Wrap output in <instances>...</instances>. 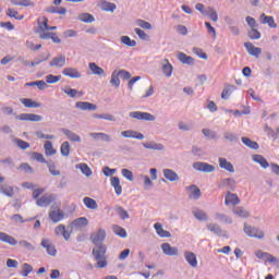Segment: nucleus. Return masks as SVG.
Here are the masks:
<instances>
[{
  "instance_id": "obj_1",
  "label": "nucleus",
  "mask_w": 279,
  "mask_h": 279,
  "mask_svg": "<svg viewBox=\"0 0 279 279\" xmlns=\"http://www.w3.org/2000/svg\"><path fill=\"white\" fill-rule=\"evenodd\" d=\"M108 252V247L105 244L95 245L92 250V255L96 260L95 268H106L108 267V259L106 258V253Z\"/></svg>"
},
{
  "instance_id": "obj_2",
  "label": "nucleus",
  "mask_w": 279,
  "mask_h": 279,
  "mask_svg": "<svg viewBox=\"0 0 279 279\" xmlns=\"http://www.w3.org/2000/svg\"><path fill=\"white\" fill-rule=\"evenodd\" d=\"M0 241L3 243H7L9 245L15 246L17 244H20L22 247L28 250V251H34L35 247L33 246V244L31 242H27L26 240H22V241H16L15 238H13L12 235L4 233V232H0Z\"/></svg>"
},
{
  "instance_id": "obj_3",
  "label": "nucleus",
  "mask_w": 279,
  "mask_h": 279,
  "mask_svg": "<svg viewBox=\"0 0 279 279\" xmlns=\"http://www.w3.org/2000/svg\"><path fill=\"white\" fill-rule=\"evenodd\" d=\"M129 117L131 119H136L138 121H147V122H155L156 117L150 114L149 112H143V111H133L129 113Z\"/></svg>"
},
{
  "instance_id": "obj_4",
  "label": "nucleus",
  "mask_w": 279,
  "mask_h": 279,
  "mask_svg": "<svg viewBox=\"0 0 279 279\" xmlns=\"http://www.w3.org/2000/svg\"><path fill=\"white\" fill-rule=\"evenodd\" d=\"M106 240V230L99 229L97 232L90 233L89 241L95 246L104 245V241Z\"/></svg>"
},
{
  "instance_id": "obj_5",
  "label": "nucleus",
  "mask_w": 279,
  "mask_h": 279,
  "mask_svg": "<svg viewBox=\"0 0 279 279\" xmlns=\"http://www.w3.org/2000/svg\"><path fill=\"white\" fill-rule=\"evenodd\" d=\"M243 232H245L247 236L258 240H262L265 236V233L260 229L247 225L243 228Z\"/></svg>"
},
{
  "instance_id": "obj_6",
  "label": "nucleus",
  "mask_w": 279,
  "mask_h": 279,
  "mask_svg": "<svg viewBox=\"0 0 279 279\" xmlns=\"http://www.w3.org/2000/svg\"><path fill=\"white\" fill-rule=\"evenodd\" d=\"M192 168L202 173H213L214 171H216V167L202 161L194 162V165H192Z\"/></svg>"
},
{
  "instance_id": "obj_7",
  "label": "nucleus",
  "mask_w": 279,
  "mask_h": 279,
  "mask_svg": "<svg viewBox=\"0 0 279 279\" xmlns=\"http://www.w3.org/2000/svg\"><path fill=\"white\" fill-rule=\"evenodd\" d=\"M15 119L17 121L39 123V122L43 121V116H37V114H34V113H22L20 116H15Z\"/></svg>"
},
{
  "instance_id": "obj_8",
  "label": "nucleus",
  "mask_w": 279,
  "mask_h": 279,
  "mask_svg": "<svg viewBox=\"0 0 279 279\" xmlns=\"http://www.w3.org/2000/svg\"><path fill=\"white\" fill-rule=\"evenodd\" d=\"M243 46H245L247 53L255 59H258L263 52L260 47L253 46L251 41H246Z\"/></svg>"
},
{
  "instance_id": "obj_9",
  "label": "nucleus",
  "mask_w": 279,
  "mask_h": 279,
  "mask_svg": "<svg viewBox=\"0 0 279 279\" xmlns=\"http://www.w3.org/2000/svg\"><path fill=\"white\" fill-rule=\"evenodd\" d=\"M235 180L233 178L222 179L218 185L219 189L229 190L227 192L235 191Z\"/></svg>"
},
{
  "instance_id": "obj_10",
  "label": "nucleus",
  "mask_w": 279,
  "mask_h": 279,
  "mask_svg": "<svg viewBox=\"0 0 279 279\" xmlns=\"http://www.w3.org/2000/svg\"><path fill=\"white\" fill-rule=\"evenodd\" d=\"M56 199V196L53 194H45L44 196H40L37 199V206L38 207H48L50 204H52Z\"/></svg>"
},
{
  "instance_id": "obj_11",
  "label": "nucleus",
  "mask_w": 279,
  "mask_h": 279,
  "mask_svg": "<svg viewBox=\"0 0 279 279\" xmlns=\"http://www.w3.org/2000/svg\"><path fill=\"white\" fill-rule=\"evenodd\" d=\"M161 250L165 255L168 256H177L179 254V250L177 246H172L168 242L161 244Z\"/></svg>"
},
{
  "instance_id": "obj_12",
  "label": "nucleus",
  "mask_w": 279,
  "mask_h": 279,
  "mask_svg": "<svg viewBox=\"0 0 279 279\" xmlns=\"http://www.w3.org/2000/svg\"><path fill=\"white\" fill-rule=\"evenodd\" d=\"M185 191L189 193L190 199H199L202 196L199 187L196 186L195 184L185 187Z\"/></svg>"
},
{
  "instance_id": "obj_13",
  "label": "nucleus",
  "mask_w": 279,
  "mask_h": 279,
  "mask_svg": "<svg viewBox=\"0 0 279 279\" xmlns=\"http://www.w3.org/2000/svg\"><path fill=\"white\" fill-rule=\"evenodd\" d=\"M120 136H123L124 138H135L138 141H143L145 138L143 133H140L134 130L123 131L122 133H120Z\"/></svg>"
},
{
  "instance_id": "obj_14",
  "label": "nucleus",
  "mask_w": 279,
  "mask_h": 279,
  "mask_svg": "<svg viewBox=\"0 0 279 279\" xmlns=\"http://www.w3.org/2000/svg\"><path fill=\"white\" fill-rule=\"evenodd\" d=\"M184 258L187 264H190L191 267L197 268L198 267V259L196 258V255L194 252L191 251H184Z\"/></svg>"
},
{
  "instance_id": "obj_15",
  "label": "nucleus",
  "mask_w": 279,
  "mask_h": 279,
  "mask_svg": "<svg viewBox=\"0 0 279 279\" xmlns=\"http://www.w3.org/2000/svg\"><path fill=\"white\" fill-rule=\"evenodd\" d=\"M75 108L82 111H95L98 109L97 105H94L89 101H77Z\"/></svg>"
},
{
  "instance_id": "obj_16",
  "label": "nucleus",
  "mask_w": 279,
  "mask_h": 279,
  "mask_svg": "<svg viewBox=\"0 0 279 279\" xmlns=\"http://www.w3.org/2000/svg\"><path fill=\"white\" fill-rule=\"evenodd\" d=\"M225 204H226V206H229V205H232V206L239 205V204H240V198H239V196H236L235 193L227 192V193H226V198H225Z\"/></svg>"
},
{
  "instance_id": "obj_17",
  "label": "nucleus",
  "mask_w": 279,
  "mask_h": 279,
  "mask_svg": "<svg viewBox=\"0 0 279 279\" xmlns=\"http://www.w3.org/2000/svg\"><path fill=\"white\" fill-rule=\"evenodd\" d=\"M206 228L209 232L214 233L216 236H226V232L217 223H208Z\"/></svg>"
},
{
  "instance_id": "obj_18",
  "label": "nucleus",
  "mask_w": 279,
  "mask_h": 279,
  "mask_svg": "<svg viewBox=\"0 0 279 279\" xmlns=\"http://www.w3.org/2000/svg\"><path fill=\"white\" fill-rule=\"evenodd\" d=\"M218 163H219V167L225 169L227 172H229V173H234L235 172L232 162L228 161L227 158L220 157L218 159Z\"/></svg>"
},
{
  "instance_id": "obj_19",
  "label": "nucleus",
  "mask_w": 279,
  "mask_h": 279,
  "mask_svg": "<svg viewBox=\"0 0 279 279\" xmlns=\"http://www.w3.org/2000/svg\"><path fill=\"white\" fill-rule=\"evenodd\" d=\"M49 219L51 222L58 223L64 219V213L63 210H50L49 213Z\"/></svg>"
},
{
  "instance_id": "obj_20",
  "label": "nucleus",
  "mask_w": 279,
  "mask_h": 279,
  "mask_svg": "<svg viewBox=\"0 0 279 279\" xmlns=\"http://www.w3.org/2000/svg\"><path fill=\"white\" fill-rule=\"evenodd\" d=\"M62 74L66 77L71 78H80L82 77V74L78 70L73 69V68H65L62 70Z\"/></svg>"
},
{
  "instance_id": "obj_21",
  "label": "nucleus",
  "mask_w": 279,
  "mask_h": 279,
  "mask_svg": "<svg viewBox=\"0 0 279 279\" xmlns=\"http://www.w3.org/2000/svg\"><path fill=\"white\" fill-rule=\"evenodd\" d=\"M20 101L27 109H37L41 107L40 102L34 101L31 98H21Z\"/></svg>"
},
{
  "instance_id": "obj_22",
  "label": "nucleus",
  "mask_w": 279,
  "mask_h": 279,
  "mask_svg": "<svg viewBox=\"0 0 279 279\" xmlns=\"http://www.w3.org/2000/svg\"><path fill=\"white\" fill-rule=\"evenodd\" d=\"M40 246L46 248V252H48L50 256H56V254H58V251H56V247L50 244L48 239H44L43 242H40Z\"/></svg>"
},
{
  "instance_id": "obj_23",
  "label": "nucleus",
  "mask_w": 279,
  "mask_h": 279,
  "mask_svg": "<svg viewBox=\"0 0 279 279\" xmlns=\"http://www.w3.org/2000/svg\"><path fill=\"white\" fill-rule=\"evenodd\" d=\"M63 135L68 137L69 141L74 142V143H81L82 138L80 135L76 133L70 131L69 129H62Z\"/></svg>"
},
{
  "instance_id": "obj_24",
  "label": "nucleus",
  "mask_w": 279,
  "mask_h": 279,
  "mask_svg": "<svg viewBox=\"0 0 279 279\" xmlns=\"http://www.w3.org/2000/svg\"><path fill=\"white\" fill-rule=\"evenodd\" d=\"M178 59L181 63L186 64V65H194L195 60L193 57L185 54L184 52H179L178 53Z\"/></svg>"
},
{
  "instance_id": "obj_25",
  "label": "nucleus",
  "mask_w": 279,
  "mask_h": 279,
  "mask_svg": "<svg viewBox=\"0 0 279 279\" xmlns=\"http://www.w3.org/2000/svg\"><path fill=\"white\" fill-rule=\"evenodd\" d=\"M89 136L95 141H102L110 143L112 141L111 136L107 133H89Z\"/></svg>"
},
{
  "instance_id": "obj_26",
  "label": "nucleus",
  "mask_w": 279,
  "mask_h": 279,
  "mask_svg": "<svg viewBox=\"0 0 279 279\" xmlns=\"http://www.w3.org/2000/svg\"><path fill=\"white\" fill-rule=\"evenodd\" d=\"M51 68H63L65 65V56H59L52 58L51 62L49 63Z\"/></svg>"
},
{
  "instance_id": "obj_27",
  "label": "nucleus",
  "mask_w": 279,
  "mask_h": 279,
  "mask_svg": "<svg viewBox=\"0 0 279 279\" xmlns=\"http://www.w3.org/2000/svg\"><path fill=\"white\" fill-rule=\"evenodd\" d=\"M163 178L167 179L169 182H178L179 175L175 171L170 169H163Z\"/></svg>"
},
{
  "instance_id": "obj_28",
  "label": "nucleus",
  "mask_w": 279,
  "mask_h": 279,
  "mask_svg": "<svg viewBox=\"0 0 279 279\" xmlns=\"http://www.w3.org/2000/svg\"><path fill=\"white\" fill-rule=\"evenodd\" d=\"M142 146H144L145 149H153V150H163L165 145L161 143L156 142H145L142 143Z\"/></svg>"
},
{
  "instance_id": "obj_29",
  "label": "nucleus",
  "mask_w": 279,
  "mask_h": 279,
  "mask_svg": "<svg viewBox=\"0 0 279 279\" xmlns=\"http://www.w3.org/2000/svg\"><path fill=\"white\" fill-rule=\"evenodd\" d=\"M111 182V186L113 187V190L116 191V194L119 196L122 194V186L120 184V178L119 177H112L110 179Z\"/></svg>"
},
{
  "instance_id": "obj_30",
  "label": "nucleus",
  "mask_w": 279,
  "mask_h": 279,
  "mask_svg": "<svg viewBox=\"0 0 279 279\" xmlns=\"http://www.w3.org/2000/svg\"><path fill=\"white\" fill-rule=\"evenodd\" d=\"M215 220L219 222H223L226 225H232L233 219L230 218L228 215L221 214V213H216L215 214Z\"/></svg>"
},
{
  "instance_id": "obj_31",
  "label": "nucleus",
  "mask_w": 279,
  "mask_h": 279,
  "mask_svg": "<svg viewBox=\"0 0 279 279\" xmlns=\"http://www.w3.org/2000/svg\"><path fill=\"white\" fill-rule=\"evenodd\" d=\"M100 9L105 12L114 13V11L117 10V5L109 1H101Z\"/></svg>"
},
{
  "instance_id": "obj_32",
  "label": "nucleus",
  "mask_w": 279,
  "mask_h": 279,
  "mask_svg": "<svg viewBox=\"0 0 279 279\" xmlns=\"http://www.w3.org/2000/svg\"><path fill=\"white\" fill-rule=\"evenodd\" d=\"M252 159H253V161L255 163H259V166H262V168H264V169L269 168V162L267 161V159L264 156H262V155H254L252 157Z\"/></svg>"
},
{
  "instance_id": "obj_33",
  "label": "nucleus",
  "mask_w": 279,
  "mask_h": 279,
  "mask_svg": "<svg viewBox=\"0 0 279 279\" xmlns=\"http://www.w3.org/2000/svg\"><path fill=\"white\" fill-rule=\"evenodd\" d=\"M83 204L85 205V207H87L90 210H95L98 208V203L97 201L93 199L92 197L85 196L83 198Z\"/></svg>"
},
{
  "instance_id": "obj_34",
  "label": "nucleus",
  "mask_w": 279,
  "mask_h": 279,
  "mask_svg": "<svg viewBox=\"0 0 279 279\" xmlns=\"http://www.w3.org/2000/svg\"><path fill=\"white\" fill-rule=\"evenodd\" d=\"M172 72H173V66L171 65V63H169L168 59H165L163 63H162V73H163V75L167 76V77H171Z\"/></svg>"
},
{
  "instance_id": "obj_35",
  "label": "nucleus",
  "mask_w": 279,
  "mask_h": 279,
  "mask_svg": "<svg viewBox=\"0 0 279 279\" xmlns=\"http://www.w3.org/2000/svg\"><path fill=\"white\" fill-rule=\"evenodd\" d=\"M232 213L240 218H250V211H247L243 206L235 207Z\"/></svg>"
},
{
  "instance_id": "obj_36",
  "label": "nucleus",
  "mask_w": 279,
  "mask_h": 279,
  "mask_svg": "<svg viewBox=\"0 0 279 279\" xmlns=\"http://www.w3.org/2000/svg\"><path fill=\"white\" fill-rule=\"evenodd\" d=\"M241 141L250 149H258L260 147L257 142L252 141L250 137H241Z\"/></svg>"
},
{
  "instance_id": "obj_37",
  "label": "nucleus",
  "mask_w": 279,
  "mask_h": 279,
  "mask_svg": "<svg viewBox=\"0 0 279 279\" xmlns=\"http://www.w3.org/2000/svg\"><path fill=\"white\" fill-rule=\"evenodd\" d=\"M192 214H194V217L196 218V220L201 221V222H206L208 221V216L205 213V210H192Z\"/></svg>"
},
{
  "instance_id": "obj_38",
  "label": "nucleus",
  "mask_w": 279,
  "mask_h": 279,
  "mask_svg": "<svg viewBox=\"0 0 279 279\" xmlns=\"http://www.w3.org/2000/svg\"><path fill=\"white\" fill-rule=\"evenodd\" d=\"M72 226H73V228H86L88 226V219L85 217L74 219L72 221Z\"/></svg>"
},
{
  "instance_id": "obj_39",
  "label": "nucleus",
  "mask_w": 279,
  "mask_h": 279,
  "mask_svg": "<svg viewBox=\"0 0 279 279\" xmlns=\"http://www.w3.org/2000/svg\"><path fill=\"white\" fill-rule=\"evenodd\" d=\"M262 24H268L270 28H276L278 25L275 23V20L272 16L262 14Z\"/></svg>"
},
{
  "instance_id": "obj_40",
  "label": "nucleus",
  "mask_w": 279,
  "mask_h": 279,
  "mask_svg": "<svg viewBox=\"0 0 279 279\" xmlns=\"http://www.w3.org/2000/svg\"><path fill=\"white\" fill-rule=\"evenodd\" d=\"M112 231L117 236L125 239L128 236L126 230L118 225L112 226Z\"/></svg>"
},
{
  "instance_id": "obj_41",
  "label": "nucleus",
  "mask_w": 279,
  "mask_h": 279,
  "mask_svg": "<svg viewBox=\"0 0 279 279\" xmlns=\"http://www.w3.org/2000/svg\"><path fill=\"white\" fill-rule=\"evenodd\" d=\"M78 21L82 23H94L95 22V17L94 15L89 14V13H82L78 15Z\"/></svg>"
},
{
  "instance_id": "obj_42",
  "label": "nucleus",
  "mask_w": 279,
  "mask_h": 279,
  "mask_svg": "<svg viewBox=\"0 0 279 279\" xmlns=\"http://www.w3.org/2000/svg\"><path fill=\"white\" fill-rule=\"evenodd\" d=\"M76 168L80 169V171H82V173L87 178L93 175L92 169L86 163H80L76 166Z\"/></svg>"
},
{
  "instance_id": "obj_43",
  "label": "nucleus",
  "mask_w": 279,
  "mask_h": 279,
  "mask_svg": "<svg viewBox=\"0 0 279 279\" xmlns=\"http://www.w3.org/2000/svg\"><path fill=\"white\" fill-rule=\"evenodd\" d=\"M236 89V87L234 85H229L227 87H225V89L222 90L221 94V98L227 100L229 99L230 95H232V93Z\"/></svg>"
},
{
  "instance_id": "obj_44",
  "label": "nucleus",
  "mask_w": 279,
  "mask_h": 279,
  "mask_svg": "<svg viewBox=\"0 0 279 279\" xmlns=\"http://www.w3.org/2000/svg\"><path fill=\"white\" fill-rule=\"evenodd\" d=\"M89 70L92 71V74L100 76L105 74V70L101 69L99 65L96 63H89Z\"/></svg>"
},
{
  "instance_id": "obj_45",
  "label": "nucleus",
  "mask_w": 279,
  "mask_h": 279,
  "mask_svg": "<svg viewBox=\"0 0 279 279\" xmlns=\"http://www.w3.org/2000/svg\"><path fill=\"white\" fill-rule=\"evenodd\" d=\"M25 86H27V87L36 86V87H38L39 90H45L48 87L47 83H45L43 80L26 83Z\"/></svg>"
},
{
  "instance_id": "obj_46",
  "label": "nucleus",
  "mask_w": 279,
  "mask_h": 279,
  "mask_svg": "<svg viewBox=\"0 0 279 279\" xmlns=\"http://www.w3.org/2000/svg\"><path fill=\"white\" fill-rule=\"evenodd\" d=\"M44 148H45V154L48 157L53 156L57 153V150L53 148L52 142H49V141L46 142L44 145Z\"/></svg>"
},
{
  "instance_id": "obj_47",
  "label": "nucleus",
  "mask_w": 279,
  "mask_h": 279,
  "mask_svg": "<svg viewBox=\"0 0 279 279\" xmlns=\"http://www.w3.org/2000/svg\"><path fill=\"white\" fill-rule=\"evenodd\" d=\"M38 33H39V38L43 39V40H49V39H51V38L54 36V34H56V33H46V32L44 31L41 24H39V31H38Z\"/></svg>"
},
{
  "instance_id": "obj_48",
  "label": "nucleus",
  "mask_w": 279,
  "mask_h": 279,
  "mask_svg": "<svg viewBox=\"0 0 279 279\" xmlns=\"http://www.w3.org/2000/svg\"><path fill=\"white\" fill-rule=\"evenodd\" d=\"M116 211H117L119 218L122 219V220H126V219L130 218L129 213L125 209H123V207L120 206V205H117Z\"/></svg>"
},
{
  "instance_id": "obj_49",
  "label": "nucleus",
  "mask_w": 279,
  "mask_h": 279,
  "mask_svg": "<svg viewBox=\"0 0 279 279\" xmlns=\"http://www.w3.org/2000/svg\"><path fill=\"white\" fill-rule=\"evenodd\" d=\"M223 140L230 143H236L239 141V137L235 133L227 131L223 133Z\"/></svg>"
},
{
  "instance_id": "obj_50",
  "label": "nucleus",
  "mask_w": 279,
  "mask_h": 279,
  "mask_svg": "<svg viewBox=\"0 0 279 279\" xmlns=\"http://www.w3.org/2000/svg\"><path fill=\"white\" fill-rule=\"evenodd\" d=\"M63 93H65V95H68L71 98H75L76 95L82 96L83 93L82 92H77L75 88H71L69 86H66L65 88H63Z\"/></svg>"
},
{
  "instance_id": "obj_51",
  "label": "nucleus",
  "mask_w": 279,
  "mask_h": 279,
  "mask_svg": "<svg viewBox=\"0 0 279 279\" xmlns=\"http://www.w3.org/2000/svg\"><path fill=\"white\" fill-rule=\"evenodd\" d=\"M46 166L49 168V173L52 177H59L61 174L60 170H56V165L52 160H49V162H46Z\"/></svg>"
},
{
  "instance_id": "obj_52",
  "label": "nucleus",
  "mask_w": 279,
  "mask_h": 279,
  "mask_svg": "<svg viewBox=\"0 0 279 279\" xmlns=\"http://www.w3.org/2000/svg\"><path fill=\"white\" fill-rule=\"evenodd\" d=\"M202 133H203V135L206 136L208 140L214 141V140H217V138H218L216 131H211L210 129H203V130H202Z\"/></svg>"
},
{
  "instance_id": "obj_53",
  "label": "nucleus",
  "mask_w": 279,
  "mask_h": 279,
  "mask_svg": "<svg viewBox=\"0 0 279 279\" xmlns=\"http://www.w3.org/2000/svg\"><path fill=\"white\" fill-rule=\"evenodd\" d=\"M120 41L123 45H126L128 47H136V45H137V41L136 40H132L131 37H129V36L120 37Z\"/></svg>"
},
{
  "instance_id": "obj_54",
  "label": "nucleus",
  "mask_w": 279,
  "mask_h": 279,
  "mask_svg": "<svg viewBox=\"0 0 279 279\" xmlns=\"http://www.w3.org/2000/svg\"><path fill=\"white\" fill-rule=\"evenodd\" d=\"M60 150H61V155L63 157H69L70 156V150H71L70 143L69 142H63L61 144Z\"/></svg>"
},
{
  "instance_id": "obj_55",
  "label": "nucleus",
  "mask_w": 279,
  "mask_h": 279,
  "mask_svg": "<svg viewBox=\"0 0 279 279\" xmlns=\"http://www.w3.org/2000/svg\"><path fill=\"white\" fill-rule=\"evenodd\" d=\"M247 36H248V38H251L252 40H258V39H260V37H262V33L258 32L257 28H252L251 31H248Z\"/></svg>"
},
{
  "instance_id": "obj_56",
  "label": "nucleus",
  "mask_w": 279,
  "mask_h": 279,
  "mask_svg": "<svg viewBox=\"0 0 279 279\" xmlns=\"http://www.w3.org/2000/svg\"><path fill=\"white\" fill-rule=\"evenodd\" d=\"M110 84L112 86H116V88L120 87L121 82H120V77L117 74V70L113 71L112 74H111Z\"/></svg>"
},
{
  "instance_id": "obj_57",
  "label": "nucleus",
  "mask_w": 279,
  "mask_h": 279,
  "mask_svg": "<svg viewBox=\"0 0 279 279\" xmlns=\"http://www.w3.org/2000/svg\"><path fill=\"white\" fill-rule=\"evenodd\" d=\"M32 159L37 160L39 163H46V165L49 163V161L44 158L43 154L37 151H34L32 154Z\"/></svg>"
},
{
  "instance_id": "obj_58",
  "label": "nucleus",
  "mask_w": 279,
  "mask_h": 279,
  "mask_svg": "<svg viewBox=\"0 0 279 279\" xmlns=\"http://www.w3.org/2000/svg\"><path fill=\"white\" fill-rule=\"evenodd\" d=\"M204 15L209 16V19H211V21L214 23H217V21H218L217 11L215 9H213V8H208L206 14H204Z\"/></svg>"
},
{
  "instance_id": "obj_59",
  "label": "nucleus",
  "mask_w": 279,
  "mask_h": 279,
  "mask_svg": "<svg viewBox=\"0 0 279 279\" xmlns=\"http://www.w3.org/2000/svg\"><path fill=\"white\" fill-rule=\"evenodd\" d=\"M14 143L16 144V146L23 150L28 149L31 147V144L21 140V138H15Z\"/></svg>"
},
{
  "instance_id": "obj_60",
  "label": "nucleus",
  "mask_w": 279,
  "mask_h": 279,
  "mask_svg": "<svg viewBox=\"0 0 279 279\" xmlns=\"http://www.w3.org/2000/svg\"><path fill=\"white\" fill-rule=\"evenodd\" d=\"M118 77L122 78L123 81L131 80L132 74L128 72L126 70H119L117 72Z\"/></svg>"
},
{
  "instance_id": "obj_61",
  "label": "nucleus",
  "mask_w": 279,
  "mask_h": 279,
  "mask_svg": "<svg viewBox=\"0 0 279 279\" xmlns=\"http://www.w3.org/2000/svg\"><path fill=\"white\" fill-rule=\"evenodd\" d=\"M61 80V75H53V74H49L46 76V83L48 84H54L60 82Z\"/></svg>"
},
{
  "instance_id": "obj_62",
  "label": "nucleus",
  "mask_w": 279,
  "mask_h": 279,
  "mask_svg": "<svg viewBox=\"0 0 279 279\" xmlns=\"http://www.w3.org/2000/svg\"><path fill=\"white\" fill-rule=\"evenodd\" d=\"M136 25L147 31L151 29V24L145 20H136Z\"/></svg>"
},
{
  "instance_id": "obj_63",
  "label": "nucleus",
  "mask_w": 279,
  "mask_h": 279,
  "mask_svg": "<svg viewBox=\"0 0 279 279\" xmlns=\"http://www.w3.org/2000/svg\"><path fill=\"white\" fill-rule=\"evenodd\" d=\"M31 272H33V266L27 263L23 264L22 276L27 277Z\"/></svg>"
},
{
  "instance_id": "obj_64",
  "label": "nucleus",
  "mask_w": 279,
  "mask_h": 279,
  "mask_svg": "<svg viewBox=\"0 0 279 279\" xmlns=\"http://www.w3.org/2000/svg\"><path fill=\"white\" fill-rule=\"evenodd\" d=\"M20 169H21L24 173H29V174H32V173L34 172V170H33V168L31 167V165H29V163H26V162L20 165Z\"/></svg>"
}]
</instances>
